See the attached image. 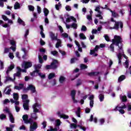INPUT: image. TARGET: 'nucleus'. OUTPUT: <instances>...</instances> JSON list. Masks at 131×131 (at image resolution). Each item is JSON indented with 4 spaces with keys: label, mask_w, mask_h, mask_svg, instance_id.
Instances as JSON below:
<instances>
[{
    "label": "nucleus",
    "mask_w": 131,
    "mask_h": 131,
    "mask_svg": "<svg viewBox=\"0 0 131 131\" xmlns=\"http://www.w3.org/2000/svg\"><path fill=\"white\" fill-rule=\"evenodd\" d=\"M122 38L120 36L115 35L114 39H112V43L110 46V49L111 52H114V45L116 47H118V48L120 51H123L122 48L123 47V43H122Z\"/></svg>",
    "instance_id": "nucleus-1"
},
{
    "label": "nucleus",
    "mask_w": 131,
    "mask_h": 131,
    "mask_svg": "<svg viewBox=\"0 0 131 131\" xmlns=\"http://www.w3.org/2000/svg\"><path fill=\"white\" fill-rule=\"evenodd\" d=\"M111 21L112 22H115L114 26L113 27H110V29L111 30L112 29H115V30H119V26L121 29L123 28V23H122V21H117L116 20H114V18H112Z\"/></svg>",
    "instance_id": "nucleus-2"
},
{
    "label": "nucleus",
    "mask_w": 131,
    "mask_h": 131,
    "mask_svg": "<svg viewBox=\"0 0 131 131\" xmlns=\"http://www.w3.org/2000/svg\"><path fill=\"white\" fill-rule=\"evenodd\" d=\"M24 92H28V91H31L32 94H34L36 93V90L35 89V86L32 84H29L27 88L24 89Z\"/></svg>",
    "instance_id": "nucleus-3"
},
{
    "label": "nucleus",
    "mask_w": 131,
    "mask_h": 131,
    "mask_svg": "<svg viewBox=\"0 0 131 131\" xmlns=\"http://www.w3.org/2000/svg\"><path fill=\"white\" fill-rule=\"evenodd\" d=\"M23 67H24V69H28L32 67V62L30 61H24L22 64Z\"/></svg>",
    "instance_id": "nucleus-4"
},
{
    "label": "nucleus",
    "mask_w": 131,
    "mask_h": 131,
    "mask_svg": "<svg viewBox=\"0 0 131 131\" xmlns=\"http://www.w3.org/2000/svg\"><path fill=\"white\" fill-rule=\"evenodd\" d=\"M52 69L55 70L58 68V65H59V61L57 60L53 59L51 63Z\"/></svg>",
    "instance_id": "nucleus-5"
},
{
    "label": "nucleus",
    "mask_w": 131,
    "mask_h": 131,
    "mask_svg": "<svg viewBox=\"0 0 131 131\" xmlns=\"http://www.w3.org/2000/svg\"><path fill=\"white\" fill-rule=\"evenodd\" d=\"M23 107L24 110H27V111L29 110V100L27 99L24 101V103L23 104Z\"/></svg>",
    "instance_id": "nucleus-6"
},
{
    "label": "nucleus",
    "mask_w": 131,
    "mask_h": 131,
    "mask_svg": "<svg viewBox=\"0 0 131 131\" xmlns=\"http://www.w3.org/2000/svg\"><path fill=\"white\" fill-rule=\"evenodd\" d=\"M49 33L50 37H51L52 40H59L58 37H57V36H55V33H54L53 32H50Z\"/></svg>",
    "instance_id": "nucleus-7"
},
{
    "label": "nucleus",
    "mask_w": 131,
    "mask_h": 131,
    "mask_svg": "<svg viewBox=\"0 0 131 131\" xmlns=\"http://www.w3.org/2000/svg\"><path fill=\"white\" fill-rule=\"evenodd\" d=\"M123 105H122L121 106H119V105H118L114 109L115 111H118V108L119 109H125L126 108V105H125V104L123 103Z\"/></svg>",
    "instance_id": "nucleus-8"
},
{
    "label": "nucleus",
    "mask_w": 131,
    "mask_h": 131,
    "mask_svg": "<svg viewBox=\"0 0 131 131\" xmlns=\"http://www.w3.org/2000/svg\"><path fill=\"white\" fill-rule=\"evenodd\" d=\"M99 74H100V72H94L88 73V75H89V76H98Z\"/></svg>",
    "instance_id": "nucleus-9"
},
{
    "label": "nucleus",
    "mask_w": 131,
    "mask_h": 131,
    "mask_svg": "<svg viewBox=\"0 0 131 131\" xmlns=\"http://www.w3.org/2000/svg\"><path fill=\"white\" fill-rule=\"evenodd\" d=\"M19 86L15 85L14 86V89L17 90L18 91H20V90H22V89H23V88H24V84L23 83H19Z\"/></svg>",
    "instance_id": "nucleus-10"
},
{
    "label": "nucleus",
    "mask_w": 131,
    "mask_h": 131,
    "mask_svg": "<svg viewBox=\"0 0 131 131\" xmlns=\"http://www.w3.org/2000/svg\"><path fill=\"white\" fill-rule=\"evenodd\" d=\"M21 51H23V52H24V55H23L22 58H23V59H24V60H25V59L27 58H26V57L28 56L27 51H26V49H25V48H22Z\"/></svg>",
    "instance_id": "nucleus-11"
},
{
    "label": "nucleus",
    "mask_w": 131,
    "mask_h": 131,
    "mask_svg": "<svg viewBox=\"0 0 131 131\" xmlns=\"http://www.w3.org/2000/svg\"><path fill=\"white\" fill-rule=\"evenodd\" d=\"M38 126H37V124L35 122H34L33 123V125L30 126V129H33L34 130H35V129H36V128H37Z\"/></svg>",
    "instance_id": "nucleus-12"
},
{
    "label": "nucleus",
    "mask_w": 131,
    "mask_h": 131,
    "mask_svg": "<svg viewBox=\"0 0 131 131\" xmlns=\"http://www.w3.org/2000/svg\"><path fill=\"white\" fill-rule=\"evenodd\" d=\"M9 118L11 123H15V119L14 118V116H13L12 113H9Z\"/></svg>",
    "instance_id": "nucleus-13"
},
{
    "label": "nucleus",
    "mask_w": 131,
    "mask_h": 131,
    "mask_svg": "<svg viewBox=\"0 0 131 131\" xmlns=\"http://www.w3.org/2000/svg\"><path fill=\"white\" fill-rule=\"evenodd\" d=\"M110 12L111 13H112V16L114 17V18H116V17H119V15L118 14V13L115 12V11H112V10H110Z\"/></svg>",
    "instance_id": "nucleus-14"
},
{
    "label": "nucleus",
    "mask_w": 131,
    "mask_h": 131,
    "mask_svg": "<svg viewBox=\"0 0 131 131\" xmlns=\"http://www.w3.org/2000/svg\"><path fill=\"white\" fill-rule=\"evenodd\" d=\"M126 77H125V75H121L119 78H118V82H121V81L124 80V79H125Z\"/></svg>",
    "instance_id": "nucleus-15"
},
{
    "label": "nucleus",
    "mask_w": 131,
    "mask_h": 131,
    "mask_svg": "<svg viewBox=\"0 0 131 131\" xmlns=\"http://www.w3.org/2000/svg\"><path fill=\"white\" fill-rule=\"evenodd\" d=\"M120 100L122 102L125 103L127 101V98L126 97V96L124 95L120 98Z\"/></svg>",
    "instance_id": "nucleus-16"
},
{
    "label": "nucleus",
    "mask_w": 131,
    "mask_h": 131,
    "mask_svg": "<svg viewBox=\"0 0 131 131\" xmlns=\"http://www.w3.org/2000/svg\"><path fill=\"white\" fill-rule=\"evenodd\" d=\"M56 77V74L54 73H51L49 74L48 76V79L51 80L52 79V78H54V77Z\"/></svg>",
    "instance_id": "nucleus-17"
},
{
    "label": "nucleus",
    "mask_w": 131,
    "mask_h": 131,
    "mask_svg": "<svg viewBox=\"0 0 131 131\" xmlns=\"http://www.w3.org/2000/svg\"><path fill=\"white\" fill-rule=\"evenodd\" d=\"M23 120L24 121L25 123H26L28 121V115H24L23 116Z\"/></svg>",
    "instance_id": "nucleus-18"
},
{
    "label": "nucleus",
    "mask_w": 131,
    "mask_h": 131,
    "mask_svg": "<svg viewBox=\"0 0 131 131\" xmlns=\"http://www.w3.org/2000/svg\"><path fill=\"white\" fill-rule=\"evenodd\" d=\"M65 79H66V78L63 76H60L59 79V81L60 82V83H63V82H64V81H65Z\"/></svg>",
    "instance_id": "nucleus-19"
},
{
    "label": "nucleus",
    "mask_w": 131,
    "mask_h": 131,
    "mask_svg": "<svg viewBox=\"0 0 131 131\" xmlns=\"http://www.w3.org/2000/svg\"><path fill=\"white\" fill-rule=\"evenodd\" d=\"M13 98L15 101H18V100H19V95H18V93H13Z\"/></svg>",
    "instance_id": "nucleus-20"
},
{
    "label": "nucleus",
    "mask_w": 131,
    "mask_h": 131,
    "mask_svg": "<svg viewBox=\"0 0 131 131\" xmlns=\"http://www.w3.org/2000/svg\"><path fill=\"white\" fill-rule=\"evenodd\" d=\"M98 98L99 99V100L101 102H103V101H104V99H105V97H104V95L102 94H99Z\"/></svg>",
    "instance_id": "nucleus-21"
},
{
    "label": "nucleus",
    "mask_w": 131,
    "mask_h": 131,
    "mask_svg": "<svg viewBox=\"0 0 131 131\" xmlns=\"http://www.w3.org/2000/svg\"><path fill=\"white\" fill-rule=\"evenodd\" d=\"M17 22L19 24H22L23 26H25V23L20 17L18 18Z\"/></svg>",
    "instance_id": "nucleus-22"
},
{
    "label": "nucleus",
    "mask_w": 131,
    "mask_h": 131,
    "mask_svg": "<svg viewBox=\"0 0 131 131\" xmlns=\"http://www.w3.org/2000/svg\"><path fill=\"white\" fill-rule=\"evenodd\" d=\"M43 13H44V15H45V17H47L48 15H49V10L48 9L45 8L44 10H43Z\"/></svg>",
    "instance_id": "nucleus-23"
},
{
    "label": "nucleus",
    "mask_w": 131,
    "mask_h": 131,
    "mask_svg": "<svg viewBox=\"0 0 131 131\" xmlns=\"http://www.w3.org/2000/svg\"><path fill=\"white\" fill-rule=\"evenodd\" d=\"M76 95V91L75 90H72L71 92V96L72 98H75V95Z\"/></svg>",
    "instance_id": "nucleus-24"
},
{
    "label": "nucleus",
    "mask_w": 131,
    "mask_h": 131,
    "mask_svg": "<svg viewBox=\"0 0 131 131\" xmlns=\"http://www.w3.org/2000/svg\"><path fill=\"white\" fill-rule=\"evenodd\" d=\"M14 10H18L20 8V4L18 2H16L14 6Z\"/></svg>",
    "instance_id": "nucleus-25"
},
{
    "label": "nucleus",
    "mask_w": 131,
    "mask_h": 131,
    "mask_svg": "<svg viewBox=\"0 0 131 131\" xmlns=\"http://www.w3.org/2000/svg\"><path fill=\"white\" fill-rule=\"evenodd\" d=\"M60 118H63V119H68V118H69V116L62 114L60 115Z\"/></svg>",
    "instance_id": "nucleus-26"
},
{
    "label": "nucleus",
    "mask_w": 131,
    "mask_h": 131,
    "mask_svg": "<svg viewBox=\"0 0 131 131\" xmlns=\"http://www.w3.org/2000/svg\"><path fill=\"white\" fill-rule=\"evenodd\" d=\"M28 123H30L31 125H32L33 123V120H32V118H29L28 121H27V123H26V124H28Z\"/></svg>",
    "instance_id": "nucleus-27"
},
{
    "label": "nucleus",
    "mask_w": 131,
    "mask_h": 131,
    "mask_svg": "<svg viewBox=\"0 0 131 131\" xmlns=\"http://www.w3.org/2000/svg\"><path fill=\"white\" fill-rule=\"evenodd\" d=\"M70 127L71 128H74V129H76V128H77V125L75 123H71Z\"/></svg>",
    "instance_id": "nucleus-28"
},
{
    "label": "nucleus",
    "mask_w": 131,
    "mask_h": 131,
    "mask_svg": "<svg viewBox=\"0 0 131 131\" xmlns=\"http://www.w3.org/2000/svg\"><path fill=\"white\" fill-rule=\"evenodd\" d=\"M79 36H80V38L81 39H86V37H85V36H84V34L81 33L79 34Z\"/></svg>",
    "instance_id": "nucleus-29"
},
{
    "label": "nucleus",
    "mask_w": 131,
    "mask_h": 131,
    "mask_svg": "<svg viewBox=\"0 0 131 131\" xmlns=\"http://www.w3.org/2000/svg\"><path fill=\"white\" fill-rule=\"evenodd\" d=\"M80 68L82 70H83L84 69H87L88 66L84 64H80Z\"/></svg>",
    "instance_id": "nucleus-30"
},
{
    "label": "nucleus",
    "mask_w": 131,
    "mask_h": 131,
    "mask_svg": "<svg viewBox=\"0 0 131 131\" xmlns=\"http://www.w3.org/2000/svg\"><path fill=\"white\" fill-rule=\"evenodd\" d=\"M31 117L33 119L36 120V119L37 118V116L36 115V113H34L32 114L31 115Z\"/></svg>",
    "instance_id": "nucleus-31"
},
{
    "label": "nucleus",
    "mask_w": 131,
    "mask_h": 131,
    "mask_svg": "<svg viewBox=\"0 0 131 131\" xmlns=\"http://www.w3.org/2000/svg\"><path fill=\"white\" fill-rule=\"evenodd\" d=\"M57 42L56 43L55 45V47L56 48V49H59V47H60V45H61V40L60 39H59L58 40H57Z\"/></svg>",
    "instance_id": "nucleus-32"
},
{
    "label": "nucleus",
    "mask_w": 131,
    "mask_h": 131,
    "mask_svg": "<svg viewBox=\"0 0 131 131\" xmlns=\"http://www.w3.org/2000/svg\"><path fill=\"white\" fill-rule=\"evenodd\" d=\"M6 118H7V115L4 114H2L0 115V119H1V120H4V119H6Z\"/></svg>",
    "instance_id": "nucleus-33"
},
{
    "label": "nucleus",
    "mask_w": 131,
    "mask_h": 131,
    "mask_svg": "<svg viewBox=\"0 0 131 131\" xmlns=\"http://www.w3.org/2000/svg\"><path fill=\"white\" fill-rule=\"evenodd\" d=\"M6 2H8L7 0H0V7L2 8H4V3H6Z\"/></svg>",
    "instance_id": "nucleus-34"
},
{
    "label": "nucleus",
    "mask_w": 131,
    "mask_h": 131,
    "mask_svg": "<svg viewBox=\"0 0 131 131\" xmlns=\"http://www.w3.org/2000/svg\"><path fill=\"white\" fill-rule=\"evenodd\" d=\"M82 84V82L81 81V80L80 79H78L77 80L76 86H79V85H81Z\"/></svg>",
    "instance_id": "nucleus-35"
},
{
    "label": "nucleus",
    "mask_w": 131,
    "mask_h": 131,
    "mask_svg": "<svg viewBox=\"0 0 131 131\" xmlns=\"http://www.w3.org/2000/svg\"><path fill=\"white\" fill-rule=\"evenodd\" d=\"M10 43L13 47H16V41H15L14 40H10Z\"/></svg>",
    "instance_id": "nucleus-36"
},
{
    "label": "nucleus",
    "mask_w": 131,
    "mask_h": 131,
    "mask_svg": "<svg viewBox=\"0 0 131 131\" xmlns=\"http://www.w3.org/2000/svg\"><path fill=\"white\" fill-rule=\"evenodd\" d=\"M22 100H27L28 99V95L27 94H24L21 96Z\"/></svg>",
    "instance_id": "nucleus-37"
},
{
    "label": "nucleus",
    "mask_w": 131,
    "mask_h": 131,
    "mask_svg": "<svg viewBox=\"0 0 131 131\" xmlns=\"http://www.w3.org/2000/svg\"><path fill=\"white\" fill-rule=\"evenodd\" d=\"M38 60L40 64H42V63H43V59H42V57H41V56L38 55Z\"/></svg>",
    "instance_id": "nucleus-38"
},
{
    "label": "nucleus",
    "mask_w": 131,
    "mask_h": 131,
    "mask_svg": "<svg viewBox=\"0 0 131 131\" xmlns=\"http://www.w3.org/2000/svg\"><path fill=\"white\" fill-rule=\"evenodd\" d=\"M14 68H15V66L14 64H11L8 68L7 69L10 70V71H12V70H13Z\"/></svg>",
    "instance_id": "nucleus-39"
},
{
    "label": "nucleus",
    "mask_w": 131,
    "mask_h": 131,
    "mask_svg": "<svg viewBox=\"0 0 131 131\" xmlns=\"http://www.w3.org/2000/svg\"><path fill=\"white\" fill-rule=\"evenodd\" d=\"M71 26L72 28H74V29H77V24L75 23H73Z\"/></svg>",
    "instance_id": "nucleus-40"
},
{
    "label": "nucleus",
    "mask_w": 131,
    "mask_h": 131,
    "mask_svg": "<svg viewBox=\"0 0 131 131\" xmlns=\"http://www.w3.org/2000/svg\"><path fill=\"white\" fill-rule=\"evenodd\" d=\"M129 65V63L128 62V60H126L125 62H124L125 67L126 69H127L128 68Z\"/></svg>",
    "instance_id": "nucleus-41"
},
{
    "label": "nucleus",
    "mask_w": 131,
    "mask_h": 131,
    "mask_svg": "<svg viewBox=\"0 0 131 131\" xmlns=\"http://www.w3.org/2000/svg\"><path fill=\"white\" fill-rule=\"evenodd\" d=\"M9 57L10 59L13 60L14 59V54L13 53H9Z\"/></svg>",
    "instance_id": "nucleus-42"
},
{
    "label": "nucleus",
    "mask_w": 131,
    "mask_h": 131,
    "mask_svg": "<svg viewBox=\"0 0 131 131\" xmlns=\"http://www.w3.org/2000/svg\"><path fill=\"white\" fill-rule=\"evenodd\" d=\"M14 76H16L17 77H20V76H21V73H20V72H17L16 73L14 74Z\"/></svg>",
    "instance_id": "nucleus-43"
},
{
    "label": "nucleus",
    "mask_w": 131,
    "mask_h": 131,
    "mask_svg": "<svg viewBox=\"0 0 131 131\" xmlns=\"http://www.w3.org/2000/svg\"><path fill=\"white\" fill-rule=\"evenodd\" d=\"M40 46H45V45H46V42H45L41 38L40 39Z\"/></svg>",
    "instance_id": "nucleus-44"
},
{
    "label": "nucleus",
    "mask_w": 131,
    "mask_h": 131,
    "mask_svg": "<svg viewBox=\"0 0 131 131\" xmlns=\"http://www.w3.org/2000/svg\"><path fill=\"white\" fill-rule=\"evenodd\" d=\"M104 38L106 41H110V38L108 35H104Z\"/></svg>",
    "instance_id": "nucleus-45"
},
{
    "label": "nucleus",
    "mask_w": 131,
    "mask_h": 131,
    "mask_svg": "<svg viewBox=\"0 0 131 131\" xmlns=\"http://www.w3.org/2000/svg\"><path fill=\"white\" fill-rule=\"evenodd\" d=\"M40 68H41V65L40 64L35 66V69L39 70Z\"/></svg>",
    "instance_id": "nucleus-46"
},
{
    "label": "nucleus",
    "mask_w": 131,
    "mask_h": 131,
    "mask_svg": "<svg viewBox=\"0 0 131 131\" xmlns=\"http://www.w3.org/2000/svg\"><path fill=\"white\" fill-rule=\"evenodd\" d=\"M14 81V79H13L12 78H11V77L8 76L6 77V81Z\"/></svg>",
    "instance_id": "nucleus-47"
},
{
    "label": "nucleus",
    "mask_w": 131,
    "mask_h": 131,
    "mask_svg": "<svg viewBox=\"0 0 131 131\" xmlns=\"http://www.w3.org/2000/svg\"><path fill=\"white\" fill-rule=\"evenodd\" d=\"M2 18L3 19V20H4V21H8V20H9L8 17H7V16L5 15H2Z\"/></svg>",
    "instance_id": "nucleus-48"
},
{
    "label": "nucleus",
    "mask_w": 131,
    "mask_h": 131,
    "mask_svg": "<svg viewBox=\"0 0 131 131\" xmlns=\"http://www.w3.org/2000/svg\"><path fill=\"white\" fill-rule=\"evenodd\" d=\"M10 52V48H5L4 49V54H7Z\"/></svg>",
    "instance_id": "nucleus-49"
},
{
    "label": "nucleus",
    "mask_w": 131,
    "mask_h": 131,
    "mask_svg": "<svg viewBox=\"0 0 131 131\" xmlns=\"http://www.w3.org/2000/svg\"><path fill=\"white\" fill-rule=\"evenodd\" d=\"M86 18L89 21H93V17H92V15H87Z\"/></svg>",
    "instance_id": "nucleus-50"
},
{
    "label": "nucleus",
    "mask_w": 131,
    "mask_h": 131,
    "mask_svg": "<svg viewBox=\"0 0 131 131\" xmlns=\"http://www.w3.org/2000/svg\"><path fill=\"white\" fill-rule=\"evenodd\" d=\"M117 57L118 59H122V55L121 54V53L119 52L118 53V54L117 55Z\"/></svg>",
    "instance_id": "nucleus-51"
},
{
    "label": "nucleus",
    "mask_w": 131,
    "mask_h": 131,
    "mask_svg": "<svg viewBox=\"0 0 131 131\" xmlns=\"http://www.w3.org/2000/svg\"><path fill=\"white\" fill-rule=\"evenodd\" d=\"M29 10L30 11H34V7H33V6H32V5L29 6Z\"/></svg>",
    "instance_id": "nucleus-52"
},
{
    "label": "nucleus",
    "mask_w": 131,
    "mask_h": 131,
    "mask_svg": "<svg viewBox=\"0 0 131 131\" xmlns=\"http://www.w3.org/2000/svg\"><path fill=\"white\" fill-rule=\"evenodd\" d=\"M46 69L47 70H49L50 69H52V66H51V64H50V65H49V64L46 65Z\"/></svg>",
    "instance_id": "nucleus-53"
},
{
    "label": "nucleus",
    "mask_w": 131,
    "mask_h": 131,
    "mask_svg": "<svg viewBox=\"0 0 131 131\" xmlns=\"http://www.w3.org/2000/svg\"><path fill=\"white\" fill-rule=\"evenodd\" d=\"M61 36L64 38H67V37H68V34L67 33H64L62 34Z\"/></svg>",
    "instance_id": "nucleus-54"
},
{
    "label": "nucleus",
    "mask_w": 131,
    "mask_h": 131,
    "mask_svg": "<svg viewBox=\"0 0 131 131\" xmlns=\"http://www.w3.org/2000/svg\"><path fill=\"white\" fill-rule=\"evenodd\" d=\"M10 50H12L13 52H16V46H11L9 48Z\"/></svg>",
    "instance_id": "nucleus-55"
},
{
    "label": "nucleus",
    "mask_w": 131,
    "mask_h": 131,
    "mask_svg": "<svg viewBox=\"0 0 131 131\" xmlns=\"http://www.w3.org/2000/svg\"><path fill=\"white\" fill-rule=\"evenodd\" d=\"M51 54L53 56H56V55H58V52L57 51H51Z\"/></svg>",
    "instance_id": "nucleus-56"
},
{
    "label": "nucleus",
    "mask_w": 131,
    "mask_h": 131,
    "mask_svg": "<svg viewBox=\"0 0 131 131\" xmlns=\"http://www.w3.org/2000/svg\"><path fill=\"white\" fill-rule=\"evenodd\" d=\"M90 106L91 108H93V107H94V100H90Z\"/></svg>",
    "instance_id": "nucleus-57"
},
{
    "label": "nucleus",
    "mask_w": 131,
    "mask_h": 131,
    "mask_svg": "<svg viewBox=\"0 0 131 131\" xmlns=\"http://www.w3.org/2000/svg\"><path fill=\"white\" fill-rule=\"evenodd\" d=\"M66 10L67 11H71V7H70V6H69V5H67L66 6Z\"/></svg>",
    "instance_id": "nucleus-58"
},
{
    "label": "nucleus",
    "mask_w": 131,
    "mask_h": 131,
    "mask_svg": "<svg viewBox=\"0 0 131 131\" xmlns=\"http://www.w3.org/2000/svg\"><path fill=\"white\" fill-rule=\"evenodd\" d=\"M29 34V30L27 29L26 31V33L25 34V38H27V35Z\"/></svg>",
    "instance_id": "nucleus-59"
},
{
    "label": "nucleus",
    "mask_w": 131,
    "mask_h": 131,
    "mask_svg": "<svg viewBox=\"0 0 131 131\" xmlns=\"http://www.w3.org/2000/svg\"><path fill=\"white\" fill-rule=\"evenodd\" d=\"M118 111H119V112H120V113H121V114H124V113H125L124 110H122L121 108L120 110H118Z\"/></svg>",
    "instance_id": "nucleus-60"
},
{
    "label": "nucleus",
    "mask_w": 131,
    "mask_h": 131,
    "mask_svg": "<svg viewBox=\"0 0 131 131\" xmlns=\"http://www.w3.org/2000/svg\"><path fill=\"white\" fill-rule=\"evenodd\" d=\"M87 29L85 26H82L81 28V31H86Z\"/></svg>",
    "instance_id": "nucleus-61"
},
{
    "label": "nucleus",
    "mask_w": 131,
    "mask_h": 131,
    "mask_svg": "<svg viewBox=\"0 0 131 131\" xmlns=\"http://www.w3.org/2000/svg\"><path fill=\"white\" fill-rule=\"evenodd\" d=\"M39 76L41 77V78H46V75L45 74H41V73L38 74Z\"/></svg>",
    "instance_id": "nucleus-62"
},
{
    "label": "nucleus",
    "mask_w": 131,
    "mask_h": 131,
    "mask_svg": "<svg viewBox=\"0 0 131 131\" xmlns=\"http://www.w3.org/2000/svg\"><path fill=\"white\" fill-rule=\"evenodd\" d=\"M0 67L1 69H4V62L2 60L0 61Z\"/></svg>",
    "instance_id": "nucleus-63"
},
{
    "label": "nucleus",
    "mask_w": 131,
    "mask_h": 131,
    "mask_svg": "<svg viewBox=\"0 0 131 131\" xmlns=\"http://www.w3.org/2000/svg\"><path fill=\"white\" fill-rule=\"evenodd\" d=\"M85 113H90L91 112V108L86 107L85 109Z\"/></svg>",
    "instance_id": "nucleus-64"
}]
</instances>
